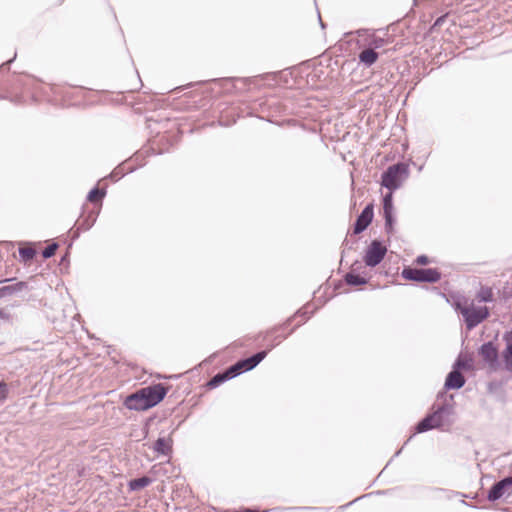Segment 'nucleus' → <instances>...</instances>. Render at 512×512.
I'll return each instance as SVG.
<instances>
[{
  "mask_svg": "<svg viewBox=\"0 0 512 512\" xmlns=\"http://www.w3.org/2000/svg\"><path fill=\"white\" fill-rule=\"evenodd\" d=\"M456 309L463 316L468 330H472L489 316L486 306L476 305L474 302H457Z\"/></svg>",
  "mask_w": 512,
  "mask_h": 512,
  "instance_id": "nucleus-1",
  "label": "nucleus"
},
{
  "mask_svg": "<svg viewBox=\"0 0 512 512\" xmlns=\"http://www.w3.org/2000/svg\"><path fill=\"white\" fill-rule=\"evenodd\" d=\"M409 177V166L405 163L391 165L382 174L381 185L389 191L399 189Z\"/></svg>",
  "mask_w": 512,
  "mask_h": 512,
  "instance_id": "nucleus-2",
  "label": "nucleus"
},
{
  "mask_svg": "<svg viewBox=\"0 0 512 512\" xmlns=\"http://www.w3.org/2000/svg\"><path fill=\"white\" fill-rule=\"evenodd\" d=\"M402 277L406 280L434 283L440 279V273L436 269L405 268Z\"/></svg>",
  "mask_w": 512,
  "mask_h": 512,
  "instance_id": "nucleus-3",
  "label": "nucleus"
},
{
  "mask_svg": "<svg viewBox=\"0 0 512 512\" xmlns=\"http://www.w3.org/2000/svg\"><path fill=\"white\" fill-rule=\"evenodd\" d=\"M387 248L379 240H373L367 247L364 262L369 267H375L384 259Z\"/></svg>",
  "mask_w": 512,
  "mask_h": 512,
  "instance_id": "nucleus-4",
  "label": "nucleus"
},
{
  "mask_svg": "<svg viewBox=\"0 0 512 512\" xmlns=\"http://www.w3.org/2000/svg\"><path fill=\"white\" fill-rule=\"evenodd\" d=\"M140 396L145 399L146 405L150 408L157 405L166 395V388L161 384L144 387L139 390Z\"/></svg>",
  "mask_w": 512,
  "mask_h": 512,
  "instance_id": "nucleus-5",
  "label": "nucleus"
},
{
  "mask_svg": "<svg viewBox=\"0 0 512 512\" xmlns=\"http://www.w3.org/2000/svg\"><path fill=\"white\" fill-rule=\"evenodd\" d=\"M447 411V408L442 406L433 414L428 415L423 420H421L417 427L416 431L418 433L426 432L433 428H440L444 425L443 414Z\"/></svg>",
  "mask_w": 512,
  "mask_h": 512,
  "instance_id": "nucleus-6",
  "label": "nucleus"
},
{
  "mask_svg": "<svg viewBox=\"0 0 512 512\" xmlns=\"http://www.w3.org/2000/svg\"><path fill=\"white\" fill-rule=\"evenodd\" d=\"M266 355L267 351H260L247 359L241 360L231 366V372H235L236 375H238L242 371H249L256 367L266 357Z\"/></svg>",
  "mask_w": 512,
  "mask_h": 512,
  "instance_id": "nucleus-7",
  "label": "nucleus"
},
{
  "mask_svg": "<svg viewBox=\"0 0 512 512\" xmlns=\"http://www.w3.org/2000/svg\"><path fill=\"white\" fill-rule=\"evenodd\" d=\"M512 493V477L504 478L503 480L495 483L488 493L490 501H496L504 495Z\"/></svg>",
  "mask_w": 512,
  "mask_h": 512,
  "instance_id": "nucleus-8",
  "label": "nucleus"
},
{
  "mask_svg": "<svg viewBox=\"0 0 512 512\" xmlns=\"http://www.w3.org/2000/svg\"><path fill=\"white\" fill-rule=\"evenodd\" d=\"M373 219V206L367 205L361 214L358 216L355 226L354 233L358 234L364 231Z\"/></svg>",
  "mask_w": 512,
  "mask_h": 512,
  "instance_id": "nucleus-9",
  "label": "nucleus"
},
{
  "mask_svg": "<svg viewBox=\"0 0 512 512\" xmlns=\"http://www.w3.org/2000/svg\"><path fill=\"white\" fill-rule=\"evenodd\" d=\"M125 405L128 409L137 411L147 410L150 408L149 406H145L146 401L140 396V391L129 395L125 400Z\"/></svg>",
  "mask_w": 512,
  "mask_h": 512,
  "instance_id": "nucleus-10",
  "label": "nucleus"
},
{
  "mask_svg": "<svg viewBox=\"0 0 512 512\" xmlns=\"http://www.w3.org/2000/svg\"><path fill=\"white\" fill-rule=\"evenodd\" d=\"M480 355L490 366H494L497 362L498 352L492 342L485 343L481 346Z\"/></svg>",
  "mask_w": 512,
  "mask_h": 512,
  "instance_id": "nucleus-11",
  "label": "nucleus"
},
{
  "mask_svg": "<svg viewBox=\"0 0 512 512\" xmlns=\"http://www.w3.org/2000/svg\"><path fill=\"white\" fill-rule=\"evenodd\" d=\"M465 384V378L458 370L451 371L446 378V389H460Z\"/></svg>",
  "mask_w": 512,
  "mask_h": 512,
  "instance_id": "nucleus-12",
  "label": "nucleus"
},
{
  "mask_svg": "<svg viewBox=\"0 0 512 512\" xmlns=\"http://www.w3.org/2000/svg\"><path fill=\"white\" fill-rule=\"evenodd\" d=\"M358 263H354L353 266H352V271L347 273L346 276H345V281L347 284L349 285H352V286H357V285H364L367 283V279L365 277H362L358 274L355 273L356 271V265Z\"/></svg>",
  "mask_w": 512,
  "mask_h": 512,
  "instance_id": "nucleus-13",
  "label": "nucleus"
},
{
  "mask_svg": "<svg viewBox=\"0 0 512 512\" xmlns=\"http://www.w3.org/2000/svg\"><path fill=\"white\" fill-rule=\"evenodd\" d=\"M25 287L24 282H18L13 285H6L0 287V298H5L14 295L17 292H20Z\"/></svg>",
  "mask_w": 512,
  "mask_h": 512,
  "instance_id": "nucleus-14",
  "label": "nucleus"
},
{
  "mask_svg": "<svg viewBox=\"0 0 512 512\" xmlns=\"http://www.w3.org/2000/svg\"><path fill=\"white\" fill-rule=\"evenodd\" d=\"M378 59V54L373 49H365L359 54L360 62L367 66H371Z\"/></svg>",
  "mask_w": 512,
  "mask_h": 512,
  "instance_id": "nucleus-15",
  "label": "nucleus"
},
{
  "mask_svg": "<svg viewBox=\"0 0 512 512\" xmlns=\"http://www.w3.org/2000/svg\"><path fill=\"white\" fill-rule=\"evenodd\" d=\"M154 449L156 452L161 453L163 455H168L171 451V442L166 438H159L154 445Z\"/></svg>",
  "mask_w": 512,
  "mask_h": 512,
  "instance_id": "nucleus-16",
  "label": "nucleus"
},
{
  "mask_svg": "<svg viewBox=\"0 0 512 512\" xmlns=\"http://www.w3.org/2000/svg\"><path fill=\"white\" fill-rule=\"evenodd\" d=\"M237 376L236 373L231 372V367L223 374H217L215 375L209 382V385L212 387L218 386L220 383L224 382L227 379H231L233 377Z\"/></svg>",
  "mask_w": 512,
  "mask_h": 512,
  "instance_id": "nucleus-17",
  "label": "nucleus"
},
{
  "mask_svg": "<svg viewBox=\"0 0 512 512\" xmlns=\"http://www.w3.org/2000/svg\"><path fill=\"white\" fill-rule=\"evenodd\" d=\"M151 483V479L148 477H141L138 479H134L130 482L131 490H139L148 486Z\"/></svg>",
  "mask_w": 512,
  "mask_h": 512,
  "instance_id": "nucleus-18",
  "label": "nucleus"
},
{
  "mask_svg": "<svg viewBox=\"0 0 512 512\" xmlns=\"http://www.w3.org/2000/svg\"><path fill=\"white\" fill-rule=\"evenodd\" d=\"M19 254L24 261H29L34 258L35 250L30 247H24L19 249Z\"/></svg>",
  "mask_w": 512,
  "mask_h": 512,
  "instance_id": "nucleus-19",
  "label": "nucleus"
},
{
  "mask_svg": "<svg viewBox=\"0 0 512 512\" xmlns=\"http://www.w3.org/2000/svg\"><path fill=\"white\" fill-rule=\"evenodd\" d=\"M504 360L506 368L509 371H512V342L508 344L506 351L504 353Z\"/></svg>",
  "mask_w": 512,
  "mask_h": 512,
  "instance_id": "nucleus-20",
  "label": "nucleus"
},
{
  "mask_svg": "<svg viewBox=\"0 0 512 512\" xmlns=\"http://www.w3.org/2000/svg\"><path fill=\"white\" fill-rule=\"evenodd\" d=\"M471 366H472V364H471V360L466 359V358L464 359V358L459 357V358L457 359V361L455 362V364H454V370H458V369H460V368H463V369H470V368H471Z\"/></svg>",
  "mask_w": 512,
  "mask_h": 512,
  "instance_id": "nucleus-21",
  "label": "nucleus"
},
{
  "mask_svg": "<svg viewBox=\"0 0 512 512\" xmlns=\"http://www.w3.org/2000/svg\"><path fill=\"white\" fill-rule=\"evenodd\" d=\"M392 192L390 191L383 198V211H393Z\"/></svg>",
  "mask_w": 512,
  "mask_h": 512,
  "instance_id": "nucleus-22",
  "label": "nucleus"
},
{
  "mask_svg": "<svg viewBox=\"0 0 512 512\" xmlns=\"http://www.w3.org/2000/svg\"><path fill=\"white\" fill-rule=\"evenodd\" d=\"M384 217H385V228H386L387 232L390 233L393 230L392 211H384Z\"/></svg>",
  "mask_w": 512,
  "mask_h": 512,
  "instance_id": "nucleus-23",
  "label": "nucleus"
},
{
  "mask_svg": "<svg viewBox=\"0 0 512 512\" xmlns=\"http://www.w3.org/2000/svg\"><path fill=\"white\" fill-rule=\"evenodd\" d=\"M105 195L104 191H100L98 189H92L88 194V200L90 202H95L97 199L102 198Z\"/></svg>",
  "mask_w": 512,
  "mask_h": 512,
  "instance_id": "nucleus-24",
  "label": "nucleus"
},
{
  "mask_svg": "<svg viewBox=\"0 0 512 512\" xmlns=\"http://www.w3.org/2000/svg\"><path fill=\"white\" fill-rule=\"evenodd\" d=\"M478 298L480 299V301L490 302L492 301V291L490 289H482L478 293Z\"/></svg>",
  "mask_w": 512,
  "mask_h": 512,
  "instance_id": "nucleus-25",
  "label": "nucleus"
},
{
  "mask_svg": "<svg viewBox=\"0 0 512 512\" xmlns=\"http://www.w3.org/2000/svg\"><path fill=\"white\" fill-rule=\"evenodd\" d=\"M58 245L56 243H53L49 246H47L43 252H42V255L44 258H50L52 257L54 254H55V251L57 249Z\"/></svg>",
  "mask_w": 512,
  "mask_h": 512,
  "instance_id": "nucleus-26",
  "label": "nucleus"
},
{
  "mask_svg": "<svg viewBox=\"0 0 512 512\" xmlns=\"http://www.w3.org/2000/svg\"><path fill=\"white\" fill-rule=\"evenodd\" d=\"M8 391V385L5 382H0V403L6 400Z\"/></svg>",
  "mask_w": 512,
  "mask_h": 512,
  "instance_id": "nucleus-27",
  "label": "nucleus"
},
{
  "mask_svg": "<svg viewBox=\"0 0 512 512\" xmlns=\"http://www.w3.org/2000/svg\"><path fill=\"white\" fill-rule=\"evenodd\" d=\"M385 44V40L380 37L372 36V39L369 43V45L374 46V48H380Z\"/></svg>",
  "mask_w": 512,
  "mask_h": 512,
  "instance_id": "nucleus-28",
  "label": "nucleus"
},
{
  "mask_svg": "<svg viewBox=\"0 0 512 512\" xmlns=\"http://www.w3.org/2000/svg\"><path fill=\"white\" fill-rule=\"evenodd\" d=\"M428 262V258L425 255L418 256L416 259V263L419 265H426Z\"/></svg>",
  "mask_w": 512,
  "mask_h": 512,
  "instance_id": "nucleus-29",
  "label": "nucleus"
},
{
  "mask_svg": "<svg viewBox=\"0 0 512 512\" xmlns=\"http://www.w3.org/2000/svg\"><path fill=\"white\" fill-rule=\"evenodd\" d=\"M4 317H5V313L2 310H0V318H4Z\"/></svg>",
  "mask_w": 512,
  "mask_h": 512,
  "instance_id": "nucleus-30",
  "label": "nucleus"
},
{
  "mask_svg": "<svg viewBox=\"0 0 512 512\" xmlns=\"http://www.w3.org/2000/svg\"><path fill=\"white\" fill-rule=\"evenodd\" d=\"M8 281H10V280L9 279H5L3 281H0V284L3 283V282H8Z\"/></svg>",
  "mask_w": 512,
  "mask_h": 512,
  "instance_id": "nucleus-31",
  "label": "nucleus"
},
{
  "mask_svg": "<svg viewBox=\"0 0 512 512\" xmlns=\"http://www.w3.org/2000/svg\"><path fill=\"white\" fill-rule=\"evenodd\" d=\"M364 31H358V35L361 36Z\"/></svg>",
  "mask_w": 512,
  "mask_h": 512,
  "instance_id": "nucleus-32",
  "label": "nucleus"
},
{
  "mask_svg": "<svg viewBox=\"0 0 512 512\" xmlns=\"http://www.w3.org/2000/svg\"><path fill=\"white\" fill-rule=\"evenodd\" d=\"M418 0H414V5H417Z\"/></svg>",
  "mask_w": 512,
  "mask_h": 512,
  "instance_id": "nucleus-33",
  "label": "nucleus"
}]
</instances>
